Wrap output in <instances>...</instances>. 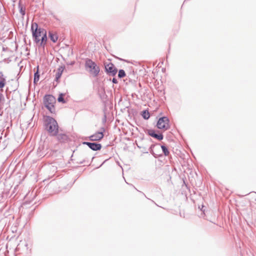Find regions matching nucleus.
<instances>
[{"mask_svg":"<svg viewBox=\"0 0 256 256\" xmlns=\"http://www.w3.org/2000/svg\"><path fill=\"white\" fill-rule=\"evenodd\" d=\"M183 6H184V4H182V7H183Z\"/></svg>","mask_w":256,"mask_h":256,"instance_id":"obj_51","label":"nucleus"},{"mask_svg":"<svg viewBox=\"0 0 256 256\" xmlns=\"http://www.w3.org/2000/svg\"><path fill=\"white\" fill-rule=\"evenodd\" d=\"M6 84V81H0V88L2 91V88L5 86Z\"/></svg>","mask_w":256,"mask_h":256,"instance_id":"obj_30","label":"nucleus"},{"mask_svg":"<svg viewBox=\"0 0 256 256\" xmlns=\"http://www.w3.org/2000/svg\"><path fill=\"white\" fill-rule=\"evenodd\" d=\"M86 162V160H84L82 161H80L76 163L78 164H82Z\"/></svg>","mask_w":256,"mask_h":256,"instance_id":"obj_37","label":"nucleus"},{"mask_svg":"<svg viewBox=\"0 0 256 256\" xmlns=\"http://www.w3.org/2000/svg\"><path fill=\"white\" fill-rule=\"evenodd\" d=\"M126 108H128V116H130L131 114H132V115H134V114L136 113V110L133 108H129L128 106L126 107Z\"/></svg>","mask_w":256,"mask_h":256,"instance_id":"obj_29","label":"nucleus"},{"mask_svg":"<svg viewBox=\"0 0 256 256\" xmlns=\"http://www.w3.org/2000/svg\"><path fill=\"white\" fill-rule=\"evenodd\" d=\"M128 79H129L128 80H132V79L134 78H135V72H134V70L128 74Z\"/></svg>","mask_w":256,"mask_h":256,"instance_id":"obj_25","label":"nucleus"},{"mask_svg":"<svg viewBox=\"0 0 256 256\" xmlns=\"http://www.w3.org/2000/svg\"><path fill=\"white\" fill-rule=\"evenodd\" d=\"M190 0H184V4L185 2H186L188 1H190Z\"/></svg>","mask_w":256,"mask_h":256,"instance_id":"obj_45","label":"nucleus"},{"mask_svg":"<svg viewBox=\"0 0 256 256\" xmlns=\"http://www.w3.org/2000/svg\"><path fill=\"white\" fill-rule=\"evenodd\" d=\"M4 64V62H0V68ZM0 80H6V76H4L3 72L0 70Z\"/></svg>","mask_w":256,"mask_h":256,"instance_id":"obj_26","label":"nucleus"},{"mask_svg":"<svg viewBox=\"0 0 256 256\" xmlns=\"http://www.w3.org/2000/svg\"><path fill=\"white\" fill-rule=\"evenodd\" d=\"M6 60H6V58H4V62H6Z\"/></svg>","mask_w":256,"mask_h":256,"instance_id":"obj_47","label":"nucleus"},{"mask_svg":"<svg viewBox=\"0 0 256 256\" xmlns=\"http://www.w3.org/2000/svg\"><path fill=\"white\" fill-rule=\"evenodd\" d=\"M16 82V86L14 88H12L11 90L12 91H15L17 89V85L18 84V81H14Z\"/></svg>","mask_w":256,"mask_h":256,"instance_id":"obj_33","label":"nucleus"},{"mask_svg":"<svg viewBox=\"0 0 256 256\" xmlns=\"http://www.w3.org/2000/svg\"><path fill=\"white\" fill-rule=\"evenodd\" d=\"M43 102L44 107L52 114H56L55 104L56 103V98L52 94H46L43 98Z\"/></svg>","mask_w":256,"mask_h":256,"instance_id":"obj_4","label":"nucleus"},{"mask_svg":"<svg viewBox=\"0 0 256 256\" xmlns=\"http://www.w3.org/2000/svg\"><path fill=\"white\" fill-rule=\"evenodd\" d=\"M118 78H122L126 76V72L122 69H120L118 70Z\"/></svg>","mask_w":256,"mask_h":256,"instance_id":"obj_23","label":"nucleus"},{"mask_svg":"<svg viewBox=\"0 0 256 256\" xmlns=\"http://www.w3.org/2000/svg\"><path fill=\"white\" fill-rule=\"evenodd\" d=\"M56 85L58 84L60 82V81H58V80H56Z\"/></svg>","mask_w":256,"mask_h":256,"instance_id":"obj_46","label":"nucleus"},{"mask_svg":"<svg viewBox=\"0 0 256 256\" xmlns=\"http://www.w3.org/2000/svg\"><path fill=\"white\" fill-rule=\"evenodd\" d=\"M44 127L50 136L56 134L60 128L56 120L46 115L44 116Z\"/></svg>","mask_w":256,"mask_h":256,"instance_id":"obj_1","label":"nucleus"},{"mask_svg":"<svg viewBox=\"0 0 256 256\" xmlns=\"http://www.w3.org/2000/svg\"><path fill=\"white\" fill-rule=\"evenodd\" d=\"M38 82L39 81H33L34 85L36 86L38 84Z\"/></svg>","mask_w":256,"mask_h":256,"instance_id":"obj_39","label":"nucleus"},{"mask_svg":"<svg viewBox=\"0 0 256 256\" xmlns=\"http://www.w3.org/2000/svg\"><path fill=\"white\" fill-rule=\"evenodd\" d=\"M140 115L144 120H148L150 118V113L148 109L144 110L140 112Z\"/></svg>","mask_w":256,"mask_h":256,"instance_id":"obj_18","label":"nucleus"},{"mask_svg":"<svg viewBox=\"0 0 256 256\" xmlns=\"http://www.w3.org/2000/svg\"><path fill=\"white\" fill-rule=\"evenodd\" d=\"M52 136L55 137L56 140L60 144H66L70 141L69 136L64 133V130L60 128L56 134L52 135Z\"/></svg>","mask_w":256,"mask_h":256,"instance_id":"obj_8","label":"nucleus"},{"mask_svg":"<svg viewBox=\"0 0 256 256\" xmlns=\"http://www.w3.org/2000/svg\"><path fill=\"white\" fill-rule=\"evenodd\" d=\"M108 106H106L105 107V105H104V108H103V112L104 113V117L102 119V123L103 124H105L106 122V111L108 110Z\"/></svg>","mask_w":256,"mask_h":256,"instance_id":"obj_22","label":"nucleus"},{"mask_svg":"<svg viewBox=\"0 0 256 256\" xmlns=\"http://www.w3.org/2000/svg\"><path fill=\"white\" fill-rule=\"evenodd\" d=\"M76 181V180H75L74 182H72V184H68L66 186V188H67L68 190H69L72 186V184L75 182Z\"/></svg>","mask_w":256,"mask_h":256,"instance_id":"obj_32","label":"nucleus"},{"mask_svg":"<svg viewBox=\"0 0 256 256\" xmlns=\"http://www.w3.org/2000/svg\"><path fill=\"white\" fill-rule=\"evenodd\" d=\"M6 48H7L2 47V50L5 51Z\"/></svg>","mask_w":256,"mask_h":256,"instance_id":"obj_41","label":"nucleus"},{"mask_svg":"<svg viewBox=\"0 0 256 256\" xmlns=\"http://www.w3.org/2000/svg\"><path fill=\"white\" fill-rule=\"evenodd\" d=\"M204 206L202 204V208H200V206H198V208H200V210L204 213V212H205V209L204 208Z\"/></svg>","mask_w":256,"mask_h":256,"instance_id":"obj_35","label":"nucleus"},{"mask_svg":"<svg viewBox=\"0 0 256 256\" xmlns=\"http://www.w3.org/2000/svg\"><path fill=\"white\" fill-rule=\"evenodd\" d=\"M24 42L25 44H26V38H24Z\"/></svg>","mask_w":256,"mask_h":256,"instance_id":"obj_43","label":"nucleus"},{"mask_svg":"<svg viewBox=\"0 0 256 256\" xmlns=\"http://www.w3.org/2000/svg\"><path fill=\"white\" fill-rule=\"evenodd\" d=\"M144 132L148 135L159 141H161L164 139V136L162 132H160L158 130L150 128L146 129Z\"/></svg>","mask_w":256,"mask_h":256,"instance_id":"obj_9","label":"nucleus"},{"mask_svg":"<svg viewBox=\"0 0 256 256\" xmlns=\"http://www.w3.org/2000/svg\"><path fill=\"white\" fill-rule=\"evenodd\" d=\"M98 132H99V134H100V135H101L102 136H103L104 138V132H106V129L104 127H101L100 129V130Z\"/></svg>","mask_w":256,"mask_h":256,"instance_id":"obj_27","label":"nucleus"},{"mask_svg":"<svg viewBox=\"0 0 256 256\" xmlns=\"http://www.w3.org/2000/svg\"><path fill=\"white\" fill-rule=\"evenodd\" d=\"M144 153H146V154H148V152H144Z\"/></svg>","mask_w":256,"mask_h":256,"instance_id":"obj_50","label":"nucleus"},{"mask_svg":"<svg viewBox=\"0 0 256 256\" xmlns=\"http://www.w3.org/2000/svg\"><path fill=\"white\" fill-rule=\"evenodd\" d=\"M150 84V86L152 87L153 86L158 92L164 94L163 81H152Z\"/></svg>","mask_w":256,"mask_h":256,"instance_id":"obj_11","label":"nucleus"},{"mask_svg":"<svg viewBox=\"0 0 256 256\" xmlns=\"http://www.w3.org/2000/svg\"><path fill=\"white\" fill-rule=\"evenodd\" d=\"M48 36L50 40L54 43H56L58 38V36L56 32H54L50 30L48 31Z\"/></svg>","mask_w":256,"mask_h":256,"instance_id":"obj_16","label":"nucleus"},{"mask_svg":"<svg viewBox=\"0 0 256 256\" xmlns=\"http://www.w3.org/2000/svg\"><path fill=\"white\" fill-rule=\"evenodd\" d=\"M18 8L20 13L22 16H24L26 14V8L22 4L21 0H20L18 2Z\"/></svg>","mask_w":256,"mask_h":256,"instance_id":"obj_19","label":"nucleus"},{"mask_svg":"<svg viewBox=\"0 0 256 256\" xmlns=\"http://www.w3.org/2000/svg\"><path fill=\"white\" fill-rule=\"evenodd\" d=\"M30 31L34 43H38L40 41V37L46 30L44 28L40 27L38 23L32 22L30 26Z\"/></svg>","mask_w":256,"mask_h":256,"instance_id":"obj_5","label":"nucleus"},{"mask_svg":"<svg viewBox=\"0 0 256 256\" xmlns=\"http://www.w3.org/2000/svg\"><path fill=\"white\" fill-rule=\"evenodd\" d=\"M38 67H39L38 66L36 67L37 70L34 73V77L33 80H39V79H40V72L38 71Z\"/></svg>","mask_w":256,"mask_h":256,"instance_id":"obj_24","label":"nucleus"},{"mask_svg":"<svg viewBox=\"0 0 256 256\" xmlns=\"http://www.w3.org/2000/svg\"><path fill=\"white\" fill-rule=\"evenodd\" d=\"M154 152L156 154H161L160 150V151L158 148H154Z\"/></svg>","mask_w":256,"mask_h":256,"instance_id":"obj_36","label":"nucleus"},{"mask_svg":"<svg viewBox=\"0 0 256 256\" xmlns=\"http://www.w3.org/2000/svg\"><path fill=\"white\" fill-rule=\"evenodd\" d=\"M56 18V20H58V18Z\"/></svg>","mask_w":256,"mask_h":256,"instance_id":"obj_49","label":"nucleus"},{"mask_svg":"<svg viewBox=\"0 0 256 256\" xmlns=\"http://www.w3.org/2000/svg\"><path fill=\"white\" fill-rule=\"evenodd\" d=\"M28 45H29L30 46V45H31V42H30V40H29V42H28Z\"/></svg>","mask_w":256,"mask_h":256,"instance_id":"obj_44","label":"nucleus"},{"mask_svg":"<svg viewBox=\"0 0 256 256\" xmlns=\"http://www.w3.org/2000/svg\"><path fill=\"white\" fill-rule=\"evenodd\" d=\"M183 6H184V4H182V7H183Z\"/></svg>","mask_w":256,"mask_h":256,"instance_id":"obj_52","label":"nucleus"},{"mask_svg":"<svg viewBox=\"0 0 256 256\" xmlns=\"http://www.w3.org/2000/svg\"><path fill=\"white\" fill-rule=\"evenodd\" d=\"M47 149H45L44 142H41L39 144L36 151V154L38 157H43L46 154Z\"/></svg>","mask_w":256,"mask_h":256,"instance_id":"obj_14","label":"nucleus"},{"mask_svg":"<svg viewBox=\"0 0 256 256\" xmlns=\"http://www.w3.org/2000/svg\"><path fill=\"white\" fill-rule=\"evenodd\" d=\"M156 119L157 122L156 126L158 129L166 131L170 128V120L167 116H163L162 112L158 114Z\"/></svg>","mask_w":256,"mask_h":256,"instance_id":"obj_3","label":"nucleus"},{"mask_svg":"<svg viewBox=\"0 0 256 256\" xmlns=\"http://www.w3.org/2000/svg\"><path fill=\"white\" fill-rule=\"evenodd\" d=\"M105 160L104 161L102 162V163L98 166V167H97L96 168H100V166H102L107 160Z\"/></svg>","mask_w":256,"mask_h":256,"instance_id":"obj_38","label":"nucleus"},{"mask_svg":"<svg viewBox=\"0 0 256 256\" xmlns=\"http://www.w3.org/2000/svg\"><path fill=\"white\" fill-rule=\"evenodd\" d=\"M5 98L2 94L0 93V105L2 102H4Z\"/></svg>","mask_w":256,"mask_h":256,"instance_id":"obj_31","label":"nucleus"},{"mask_svg":"<svg viewBox=\"0 0 256 256\" xmlns=\"http://www.w3.org/2000/svg\"><path fill=\"white\" fill-rule=\"evenodd\" d=\"M160 147L162 152V154L163 156H168L170 154V151L168 150V146L164 144H160Z\"/></svg>","mask_w":256,"mask_h":256,"instance_id":"obj_17","label":"nucleus"},{"mask_svg":"<svg viewBox=\"0 0 256 256\" xmlns=\"http://www.w3.org/2000/svg\"><path fill=\"white\" fill-rule=\"evenodd\" d=\"M104 71L107 76L113 77L112 79L110 78L108 80H116L115 78L118 72V68L112 62H104Z\"/></svg>","mask_w":256,"mask_h":256,"instance_id":"obj_7","label":"nucleus"},{"mask_svg":"<svg viewBox=\"0 0 256 256\" xmlns=\"http://www.w3.org/2000/svg\"><path fill=\"white\" fill-rule=\"evenodd\" d=\"M100 134H99V132L97 131L94 134L89 136L82 137V139L85 140H90L92 142H99L104 138V137L102 136Z\"/></svg>","mask_w":256,"mask_h":256,"instance_id":"obj_12","label":"nucleus"},{"mask_svg":"<svg viewBox=\"0 0 256 256\" xmlns=\"http://www.w3.org/2000/svg\"><path fill=\"white\" fill-rule=\"evenodd\" d=\"M112 84H117L118 82V81H111Z\"/></svg>","mask_w":256,"mask_h":256,"instance_id":"obj_40","label":"nucleus"},{"mask_svg":"<svg viewBox=\"0 0 256 256\" xmlns=\"http://www.w3.org/2000/svg\"><path fill=\"white\" fill-rule=\"evenodd\" d=\"M66 67L64 64H62L59 66V68L57 70V72L56 74V77L54 80H59L64 70Z\"/></svg>","mask_w":256,"mask_h":256,"instance_id":"obj_15","label":"nucleus"},{"mask_svg":"<svg viewBox=\"0 0 256 256\" xmlns=\"http://www.w3.org/2000/svg\"><path fill=\"white\" fill-rule=\"evenodd\" d=\"M94 156H93V157L92 158V160H93V159H94Z\"/></svg>","mask_w":256,"mask_h":256,"instance_id":"obj_48","label":"nucleus"},{"mask_svg":"<svg viewBox=\"0 0 256 256\" xmlns=\"http://www.w3.org/2000/svg\"><path fill=\"white\" fill-rule=\"evenodd\" d=\"M75 64V61H71L70 62H67L66 64L70 66H73Z\"/></svg>","mask_w":256,"mask_h":256,"instance_id":"obj_34","label":"nucleus"},{"mask_svg":"<svg viewBox=\"0 0 256 256\" xmlns=\"http://www.w3.org/2000/svg\"><path fill=\"white\" fill-rule=\"evenodd\" d=\"M94 88L97 91L103 105H105V107L109 106L110 104V102L106 94L104 81H94Z\"/></svg>","mask_w":256,"mask_h":256,"instance_id":"obj_2","label":"nucleus"},{"mask_svg":"<svg viewBox=\"0 0 256 256\" xmlns=\"http://www.w3.org/2000/svg\"><path fill=\"white\" fill-rule=\"evenodd\" d=\"M40 42L46 45L48 40L46 31L42 36L41 38H40Z\"/></svg>","mask_w":256,"mask_h":256,"instance_id":"obj_21","label":"nucleus"},{"mask_svg":"<svg viewBox=\"0 0 256 256\" xmlns=\"http://www.w3.org/2000/svg\"><path fill=\"white\" fill-rule=\"evenodd\" d=\"M65 96V94L64 93H60L58 94V102H61L62 104H66L67 102V100H66L64 96Z\"/></svg>","mask_w":256,"mask_h":256,"instance_id":"obj_20","label":"nucleus"},{"mask_svg":"<svg viewBox=\"0 0 256 256\" xmlns=\"http://www.w3.org/2000/svg\"><path fill=\"white\" fill-rule=\"evenodd\" d=\"M85 67L88 70L90 74L94 77L97 76L100 72V68L90 58H86L85 60Z\"/></svg>","mask_w":256,"mask_h":256,"instance_id":"obj_6","label":"nucleus"},{"mask_svg":"<svg viewBox=\"0 0 256 256\" xmlns=\"http://www.w3.org/2000/svg\"><path fill=\"white\" fill-rule=\"evenodd\" d=\"M82 145L87 146L88 148L93 151H98L102 148V145L101 144L96 142L84 141L82 142Z\"/></svg>","mask_w":256,"mask_h":256,"instance_id":"obj_10","label":"nucleus"},{"mask_svg":"<svg viewBox=\"0 0 256 256\" xmlns=\"http://www.w3.org/2000/svg\"><path fill=\"white\" fill-rule=\"evenodd\" d=\"M36 44H38V48H42L43 50H44L45 47L46 46V44H44L42 42H41L40 41L38 42V43H35Z\"/></svg>","mask_w":256,"mask_h":256,"instance_id":"obj_28","label":"nucleus"},{"mask_svg":"<svg viewBox=\"0 0 256 256\" xmlns=\"http://www.w3.org/2000/svg\"><path fill=\"white\" fill-rule=\"evenodd\" d=\"M26 51H29V50H30V49H29L28 47H26Z\"/></svg>","mask_w":256,"mask_h":256,"instance_id":"obj_42","label":"nucleus"},{"mask_svg":"<svg viewBox=\"0 0 256 256\" xmlns=\"http://www.w3.org/2000/svg\"><path fill=\"white\" fill-rule=\"evenodd\" d=\"M160 144H152L148 148L150 152L155 158H162L163 155L162 154H156L154 152V148H158L160 150Z\"/></svg>","mask_w":256,"mask_h":256,"instance_id":"obj_13","label":"nucleus"}]
</instances>
